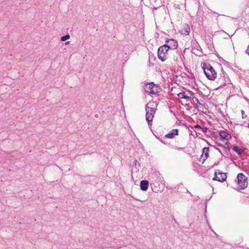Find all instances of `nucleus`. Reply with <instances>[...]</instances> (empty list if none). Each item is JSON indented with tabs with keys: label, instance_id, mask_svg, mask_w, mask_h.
<instances>
[{
	"label": "nucleus",
	"instance_id": "nucleus-1",
	"mask_svg": "<svg viewBox=\"0 0 249 249\" xmlns=\"http://www.w3.org/2000/svg\"><path fill=\"white\" fill-rule=\"evenodd\" d=\"M204 73L207 78L211 80H213L216 77V72L213 67L209 64H204L203 67Z\"/></svg>",
	"mask_w": 249,
	"mask_h": 249
},
{
	"label": "nucleus",
	"instance_id": "nucleus-2",
	"mask_svg": "<svg viewBox=\"0 0 249 249\" xmlns=\"http://www.w3.org/2000/svg\"><path fill=\"white\" fill-rule=\"evenodd\" d=\"M149 104H147L145 107L146 111V120L149 125H152V122L154 116L156 109L149 106Z\"/></svg>",
	"mask_w": 249,
	"mask_h": 249
},
{
	"label": "nucleus",
	"instance_id": "nucleus-3",
	"mask_svg": "<svg viewBox=\"0 0 249 249\" xmlns=\"http://www.w3.org/2000/svg\"><path fill=\"white\" fill-rule=\"evenodd\" d=\"M169 50L166 45H163L159 47L158 52L159 59L162 62L165 61L168 58V51Z\"/></svg>",
	"mask_w": 249,
	"mask_h": 249
},
{
	"label": "nucleus",
	"instance_id": "nucleus-4",
	"mask_svg": "<svg viewBox=\"0 0 249 249\" xmlns=\"http://www.w3.org/2000/svg\"><path fill=\"white\" fill-rule=\"evenodd\" d=\"M237 184L240 189H243L248 186V181L246 177L242 173H239L237 175Z\"/></svg>",
	"mask_w": 249,
	"mask_h": 249
},
{
	"label": "nucleus",
	"instance_id": "nucleus-5",
	"mask_svg": "<svg viewBox=\"0 0 249 249\" xmlns=\"http://www.w3.org/2000/svg\"><path fill=\"white\" fill-rule=\"evenodd\" d=\"M227 178L226 174L221 172L220 170H217L215 171L214 177L213 178V180H217L219 182H224Z\"/></svg>",
	"mask_w": 249,
	"mask_h": 249
},
{
	"label": "nucleus",
	"instance_id": "nucleus-6",
	"mask_svg": "<svg viewBox=\"0 0 249 249\" xmlns=\"http://www.w3.org/2000/svg\"><path fill=\"white\" fill-rule=\"evenodd\" d=\"M169 49L174 50L177 49L178 46V42L173 39H168L166 40V44Z\"/></svg>",
	"mask_w": 249,
	"mask_h": 249
},
{
	"label": "nucleus",
	"instance_id": "nucleus-7",
	"mask_svg": "<svg viewBox=\"0 0 249 249\" xmlns=\"http://www.w3.org/2000/svg\"><path fill=\"white\" fill-rule=\"evenodd\" d=\"M145 90L147 92L151 94H155L158 92L157 87L152 83H147L145 86Z\"/></svg>",
	"mask_w": 249,
	"mask_h": 249
},
{
	"label": "nucleus",
	"instance_id": "nucleus-8",
	"mask_svg": "<svg viewBox=\"0 0 249 249\" xmlns=\"http://www.w3.org/2000/svg\"><path fill=\"white\" fill-rule=\"evenodd\" d=\"M178 130L177 129H172L165 136V138L169 139H173L175 136H177L178 134Z\"/></svg>",
	"mask_w": 249,
	"mask_h": 249
},
{
	"label": "nucleus",
	"instance_id": "nucleus-9",
	"mask_svg": "<svg viewBox=\"0 0 249 249\" xmlns=\"http://www.w3.org/2000/svg\"><path fill=\"white\" fill-rule=\"evenodd\" d=\"M148 181L146 180H142L140 182V188L142 191H145L148 187Z\"/></svg>",
	"mask_w": 249,
	"mask_h": 249
},
{
	"label": "nucleus",
	"instance_id": "nucleus-10",
	"mask_svg": "<svg viewBox=\"0 0 249 249\" xmlns=\"http://www.w3.org/2000/svg\"><path fill=\"white\" fill-rule=\"evenodd\" d=\"M219 134L221 138L227 141L231 138V135L225 131H220Z\"/></svg>",
	"mask_w": 249,
	"mask_h": 249
},
{
	"label": "nucleus",
	"instance_id": "nucleus-11",
	"mask_svg": "<svg viewBox=\"0 0 249 249\" xmlns=\"http://www.w3.org/2000/svg\"><path fill=\"white\" fill-rule=\"evenodd\" d=\"M209 148L208 147H204L202 150V154L201 155V157L203 159V160H205L209 156Z\"/></svg>",
	"mask_w": 249,
	"mask_h": 249
},
{
	"label": "nucleus",
	"instance_id": "nucleus-12",
	"mask_svg": "<svg viewBox=\"0 0 249 249\" xmlns=\"http://www.w3.org/2000/svg\"><path fill=\"white\" fill-rule=\"evenodd\" d=\"M232 149L236 152L238 155H241L244 152V150L239 148L237 146H233Z\"/></svg>",
	"mask_w": 249,
	"mask_h": 249
},
{
	"label": "nucleus",
	"instance_id": "nucleus-13",
	"mask_svg": "<svg viewBox=\"0 0 249 249\" xmlns=\"http://www.w3.org/2000/svg\"><path fill=\"white\" fill-rule=\"evenodd\" d=\"M178 95L180 99H189V97L185 92H180L178 94Z\"/></svg>",
	"mask_w": 249,
	"mask_h": 249
},
{
	"label": "nucleus",
	"instance_id": "nucleus-14",
	"mask_svg": "<svg viewBox=\"0 0 249 249\" xmlns=\"http://www.w3.org/2000/svg\"><path fill=\"white\" fill-rule=\"evenodd\" d=\"M70 38V36L69 34H67L61 37V40L62 41H65Z\"/></svg>",
	"mask_w": 249,
	"mask_h": 249
},
{
	"label": "nucleus",
	"instance_id": "nucleus-15",
	"mask_svg": "<svg viewBox=\"0 0 249 249\" xmlns=\"http://www.w3.org/2000/svg\"><path fill=\"white\" fill-rule=\"evenodd\" d=\"M196 105L197 108H199L200 110L203 109V108L205 107L204 105L200 103V102L197 104Z\"/></svg>",
	"mask_w": 249,
	"mask_h": 249
},
{
	"label": "nucleus",
	"instance_id": "nucleus-16",
	"mask_svg": "<svg viewBox=\"0 0 249 249\" xmlns=\"http://www.w3.org/2000/svg\"><path fill=\"white\" fill-rule=\"evenodd\" d=\"M217 145L218 146H219L223 147L225 148H228L227 147L228 146V144H227V142H225L224 145H223L222 144H221V143H217Z\"/></svg>",
	"mask_w": 249,
	"mask_h": 249
},
{
	"label": "nucleus",
	"instance_id": "nucleus-17",
	"mask_svg": "<svg viewBox=\"0 0 249 249\" xmlns=\"http://www.w3.org/2000/svg\"><path fill=\"white\" fill-rule=\"evenodd\" d=\"M154 65V64L150 62V59L148 61V66L149 67H151Z\"/></svg>",
	"mask_w": 249,
	"mask_h": 249
},
{
	"label": "nucleus",
	"instance_id": "nucleus-18",
	"mask_svg": "<svg viewBox=\"0 0 249 249\" xmlns=\"http://www.w3.org/2000/svg\"><path fill=\"white\" fill-rule=\"evenodd\" d=\"M193 101H194V102H196V104H198V103H199V100H198V98H196V97H194V98H193Z\"/></svg>",
	"mask_w": 249,
	"mask_h": 249
},
{
	"label": "nucleus",
	"instance_id": "nucleus-19",
	"mask_svg": "<svg viewBox=\"0 0 249 249\" xmlns=\"http://www.w3.org/2000/svg\"><path fill=\"white\" fill-rule=\"evenodd\" d=\"M201 129H202L204 132H206L208 130V128L206 127H201Z\"/></svg>",
	"mask_w": 249,
	"mask_h": 249
},
{
	"label": "nucleus",
	"instance_id": "nucleus-20",
	"mask_svg": "<svg viewBox=\"0 0 249 249\" xmlns=\"http://www.w3.org/2000/svg\"><path fill=\"white\" fill-rule=\"evenodd\" d=\"M195 128H196V129H200L201 128V127L198 125V124H196L195 126Z\"/></svg>",
	"mask_w": 249,
	"mask_h": 249
},
{
	"label": "nucleus",
	"instance_id": "nucleus-21",
	"mask_svg": "<svg viewBox=\"0 0 249 249\" xmlns=\"http://www.w3.org/2000/svg\"><path fill=\"white\" fill-rule=\"evenodd\" d=\"M246 52V53L249 55V46H248Z\"/></svg>",
	"mask_w": 249,
	"mask_h": 249
},
{
	"label": "nucleus",
	"instance_id": "nucleus-22",
	"mask_svg": "<svg viewBox=\"0 0 249 249\" xmlns=\"http://www.w3.org/2000/svg\"><path fill=\"white\" fill-rule=\"evenodd\" d=\"M178 55L179 56L180 59H182V57L183 56L181 54V53H179Z\"/></svg>",
	"mask_w": 249,
	"mask_h": 249
},
{
	"label": "nucleus",
	"instance_id": "nucleus-23",
	"mask_svg": "<svg viewBox=\"0 0 249 249\" xmlns=\"http://www.w3.org/2000/svg\"><path fill=\"white\" fill-rule=\"evenodd\" d=\"M241 113H242V118H245V117L244 116V114L245 113L244 111L243 110H241Z\"/></svg>",
	"mask_w": 249,
	"mask_h": 249
},
{
	"label": "nucleus",
	"instance_id": "nucleus-24",
	"mask_svg": "<svg viewBox=\"0 0 249 249\" xmlns=\"http://www.w3.org/2000/svg\"><path fill=\"white\" fill-rule=\"evenodd\" d=\"M189 31H187V30H185V34L186 35H188V34H189Z\"/></svg>",
	"mask_w": 249,
	"mask_h": 249
},
{
	"label": "nucleus",
	"instance_id": "nucleus-25",
	"mask_svg": "<svg viewBox=\"0 0 249 249\" xmlns=\"http://www.w3.org/2000/svg\"><path fill=\"white\" fill-rule=\"evenodd\" d=\"M174 59L176 60V61H178V58L177 57H176V58L174 57Z\"/></svg>",
	"mask_w": 249,
	"mask_h": 249
},
{
	"label": "nucleus",
	"instance_id": "nucleus-26",
	"mask_svg": "<svg viewBox=\"0 0 249 249\" xmlns=\"http://www.w3.org/2000/svg\"><path fill=\"white\" fill-rule=\"evenodd\" d=\"M212 231H213V232L214 233V234L216 235L217 236V234H216V233H215L212 229H211Z\"/></svg>",
	"mask_w": 249,
	"mask_h": 249
},
{
	"label": "nucleus",
	"instance_id": "nucleus-27",
	"mask_svg": "<svg viewBox=\"0 0 249 249\" xmlns=\"http://www.w3.org/2000/svg\"><path fill=\"white\" fill-rule=\"evenodd\" d=\"M216 149L217 150H218V151H219L221 153V152L219 148H216Z\"/></svg>",
	"mask_w": 249,
	"mask_h": 249
},
{
	"label": "nucleus",
	"instance_id": "nucleus-28",
	"mask_svg": "<svg viewBox=\"0 0 249 249\" xmlns=\"http://www.w3.org/2000/svg\"><path fill=\"white\" fill-rule=\"evenodd\" d=\"M69 43H70V42H69V41H67V42H66V43H65V44H66V45H67V44H68Z\"/></svg>",
	"mask_w": 249,
	"mask_h": 249
}]
</instances>
